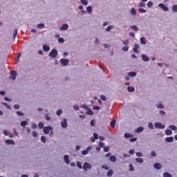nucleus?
Instances as JSON below:
<instances>
[{"instance_id": "13", "label": "nucleus", "mask_w": 177, "mask_h": 177, "mask_svg": "<svg viewBox=\"0 0 177 177\" xmlns=\"http://www.w3.org/2000/svg\"><path fill=\"white\" fill-rule=\"evenodd\" d=\"M145 128H143V127H139L136 129L135 132H136V133H140V132H143Z\"/></svg>"}, {"instance_id": "3", "label": "nucleus", "mask_w": 177, "mask_h": 177, "mask_svg": "<svg viewBox=\"0 0 177 177\" xmlns=\"http://www.w3.org/2000/svg\"><path fill=\"white\" fill-rule=\"evenodd\" d=\"M154 127L156 129H165V125L161 124L160 122H157L154 124Z\"/></svg>"}, {"instance_id": "49", "label": "nucleus", "mask_w": 177, "mask_h": 177, "mask_svg": "<svg viewBox=\"0 0 177 177\" xmlns=\"http://www.w3.org/2000/svg\"><path fill=\"white\" fill-rule=\"evenodd\" d=\"M129 171L131 172H133V171H135V168H133V165L132 164L129 165Z\"/></svg>"}, {"instance_id": "55", "label": "nucleus", "mask_w": 177, "mask_h": 177, "mask_svg": "<svg viewBox=\"0 0 177 177\" xmlns=\"http://www.w3.org/2000/svg\"><path fill=\"white\" fill-rule=\"evenodd\" d=\"M138 12H140V13H146V10L143 8H139Z\"/></svg>"}, {"instance_id": "29", "label": "nucleus", "mask_w": 177, "mask_h": 177, "mask_svg": "<svg viewBox=\"0 0 177 177\" xmlns=\"http://www.w3.org/2000/svg\"><path fill=\"white\" fill-rule=\"evenodd\" d=\"M136 162H140V164H142L143 159L142 158H136Z\"/></svg>"}, {"instance_id": "31", "label": "nucleus", "mask_w": 177, "mask_h": 177, "mask_svg": "<svg viewBox=\"0 0 177 177\" xmlns=\"http://www.w3.org/2000/svg\"><path fill=\"white\" fill-rule=\"evenodd\" d=\"M169 128L170 129H171V131H176L177 130V127H176V126H175V125H169Z\"/></svg>"}, {"instance_id": "46", "label": "nucleus", "mask_w": 177, "mask_h": 177, "mask_svg": "<svg viewBox=\"0 0 177 177\" xmlns=\"http://www.w3.org/2000/svg\"><path fill=\"white\" fill-rule=\"evenodd\" d=\"M86 114H88L89 115H93V111H91L90 108H88V111L86 112Z\"/></svg>"}, {"instance_id": "25", "label": "nucleus", "mask_w": 177, "mask_h": 177, "mask_svg": "<svg viewBox=\"0 0 177 177\" xmlns=\"http://www.w3.org/2000/svg\"><path fill=\"white\" fill-rule=\"evenodd\" d=\"M45 27L44 24H39L37 25V28H39V30H41V28H44Z\"/></svg>"}, {"instance_id": "38", "label": "nucleus", "mask_w": 177, "mask_h": 177, "mask_svg": "<svg viewBox=\"0 0 177 177\" xmlns=\"http://www.w3.org/2000/svg\"><path fill=\"white\" fill-rule=\"evenodd\" d=\"M81 3L86 6L88 5V0H80Z\"/></svg>"}, {"instance_id": "37", "label": "nucleus", "mask_w": 177, "mask_h": 177, "mask_svg": "<svg viewBox=\"0 0 177 177\" xmlns=\"http://www.w3.org/2000/svg\"><path fill=\"white\" fill-rule=\"evenodd\" d=\"M172 10H173V12H174V13H177V5L176 4V5H174L173 6H172Z\"/></svg>"}, {"instance_id": "15", "label": "nucleus", "mask_w": 177, "mask_h": 177, "mask_svg": "<svg viewBox=\"0 0 177 177\" xmlns=\"http://www.w3.org/2000/svg\"><path fill=\"white\" fill-rule=\"evenodd\" d=\"M43 50H44V52H49V50H50V47L48 46V45L44 44L43 46Z\"/></svg>"}, {"instance_id": "51", "label": "nucleus", "mask_w": 177, "mask_h": 177, "mask_svg": "<svg viewBox=\"0 0 177 177\" xmlns=\"http://www.w3.org/2000/svg\"><path fill=\"white\" fill-rule=\"evenodd\" d=\"M104 153H108V151H110V148L108 147H104Z\"/></svg>"}, {"instance_id": "30", "label": "nucleus", "mask_w": 177, "mask_h": 177, "mask_svg": "<svg viewBox=\"0 0 177 177\" xmlns=\"http://www.w3.org/2000/svg\"><path fill=\"white\" fill-rule=\"evenodd\" d=\"M129 77H136V72H129L128 73Z\"/></svg>"}, {"instance_id": "47", "label": "nucleus", "mask_w": 177, "mask_h": 177, "mask_svg": "<svg viewBox=\"0 0 177 177\" xmlns=\"http://www.w3.org/2000/svg\"><path fill=\"white\" fill-rule=\"evenodd\" d=\"M32 135L33 136V138H37L38 137V133L37 131H32Z\"/></svg>"}, {"instance_id": "48", "label": "nucleus", "mask_w": 177, "mask_h": 177, "mask_svg": "<svg viewBox=\"0 0 177 177\" xmlns=\"http://www.w3.org/2000/svg\"><path fill=\"white\" fill-rule=\"evenodd\" d=\"M41 140L43 143H46V138L44 136H42L41 137Z\"/></svg>"}, {"instance_id": "63", "label": "nucleus", "mask_w": 177, "mask_h": 177, "mask_svg": "<svg viewBox=\"0 0 177 177\" xmlns=\"http://www.w3.org/2000/svg\"><path fill=\"white\" fill-rule=\"evenodd\" d=\"M111 28H113V26H108V27L106 28V31L110 32V31H111Z\"/></svg>"}, {"instance_id": "40", "label": "nucleus", "mask_w": 177, "mask_h": 177, "mask_svg": "<svg viewBox=\"0 0 177 177\" xmlns=\"http://www.w3.org/2000/svg\"><path fill=\"white\" fill-rule=\"evenodd\" d=\"M76 164H77V166L78 167V168H79L80 169H82V165L81 162L77 161V162H76Z\"/></svg>"}, {"instance_id": "2", "label": "nucleus", "mask_w": 177, "mask_h": 177, "mask_svg": "<svg viewBox=\"0 0 177 177\" xmlns=\"http://www.w3.org/2000/svg\"><path fill=\"white\" fill-rule=\"evenodd\" d=\"M50 131H53V127H52V126H46L43 129V132L45 135H48Z\"/></svg>"}, {"instance_id": "64", "label": "nucleus", "mask_w": 177, "mask_h": 177, "mask_svg": "<svg viewBox=\"0 0 177 177\" xmlns=\"http://www.w3.org/2000/svg\"><path fill=\"white\" fill-rule=\"evenodd\" d=\"M159 113L160 114V115H165V114H167V112L160 110V111H159Z\"/></svg>"}, {"instance_id": "50", "label": "nucleus", "mask_w": 177, "mask_h": 177, "mask_svg": "<svg viewBox=\"0 0 177 177\" xmlns=\"http://www.w3.org/2000/svg\"><path fill=\"white\" fill-rule=\"evenodd\" d=\"M147 6L148 8H151L153 6V1H148L147 4Z\"/></svg>"}, {"instance_id": "56", "label": "nucleus", "mask_w": 177, "mask_h": 177, "mask_svg": "<svg viewBox=\"0 0 177 177\" xmlns=\"http://www.w3.org/2000/svg\"><path fill=\"white\" fill-rule=\"evenodd\" d=\"M17 115H19V116L24 115V113L23 112L20 111H17Z\"/></svg>"}, {"instance_id": "20", "label": "nucleus", "mask_w": 177, "mask_h": 177, "mask_svg": "<svg viewBox=\"0 0 177 177\" xmlns=\"http://www.w3.org/2000/svg\"><path fill=\"white\" fill-rule=\"evenodd\" d=\"M5 142L6 145H15V141L13 140H6Z\"/></svg>"}, {"instance_id": "60", "label": "nucleus", "mask_w": 177, "mask_h": 177, "mask_svg": "<svg viewBox=\"0 0 177 177\" xmlns=\"http://www.w3.org/2000/svg\"><path fill=\"white\" fill-rule=\"evenodd\" d=\"M91 127H95V120H91L90 122Z\"/></svg>"}, {"instance_id": "39", "label": "nucleus", "mask_w": 177, "mask_h": 177, "mask_svg": "<svg viewBox=\"0 0 177 177\" xmlns=\"http://www.w3.org/2000/svg\"><path fill=\"white\" fill-rule=\"evenodd\" d=\"M81 109H84L85 110H89V106H88V105L84 104L83 105L81 106Z\"/></svg>"}, {"instance_id": "32", "label": "nucleus", "mask_w": 177, "mask_h": 177, "mask_svg": "<svg viewBox=\"0 0 177 177\" xmlns=\"http://www.w3.org/2000/svg\"><path fill=\"white\" fill-rule=\"evenodd\" d=\"M130 13H131L133 16H136V10H135V8H131L130 10Z\"/></svg>"}, {"instance_id": "24", "label": "nucleus", "mask_w": 177, "mask_h": 177, "mask_svg": "<svg viewBox=\"0 0 177 177\" xmlns=\"http://www.w3.org/2000/svg\"><path fill=\"white\" fill-rule=\"evenodd\" d=\"M28 124V122L26 120H24V121L21 122V123H20L21 127H24H24H26Z\"/></svg>"}, {"instance_id": "6", "label": "nucleus", "mask_w": 177, "mask_h": 177, "mask_svg": "<svg viewBox=\"0 0 177 177\" xmlns=\"http://www.w3.org/2000/svg\"><path fill=\"white\" fill-rule=\"evenodd\" d=\"M91 150H92V147L91 146L87 147L86 149H84L82 151V156H86V154H88L89 151H91Z\"/></svg>"}, {"instance_id": "53", "label": "nucleus", "mask_w": 177, "mask_h": 177, "mask_svg": "<svg viewBox=\"0 0 177 177\" xmlns=\"http://www.w3.org/2000/svg\"><path fill=\"white\" fill-rule=\"evenodd\" d=\"M58 42L59 44H63V42H64V39L63 37H60L58 39Z\"/></svg>"}, {"instance_id": "57", "label": "nucleus", "mask_w": 177, "mask_h": 177, "mask_svg": "<svg viewBox=\"0 0 177 177\" xmlns=\"http://www.w3.org/2000/svg\"><path fill=\"white\" fill-rule=\"evenodd\" d=\"M3 133L5 135V136H8L10 133L8 131V130H3Z\"/></svg>"}, {"instance_id": "59", "label": "nucleus", "mask_w": 177, "mask_h": 177, "mask_svg": "<svg viewBox=\"0 0 177 177\" xmlns=\"http://www.w3.org/2000/svg\"><path fill=\"white\" fill-rule=\"evenodd\" d=\"M74 110H76V111H78L80 110V106L78 105H73Z\"/></svg>"}, {"instance_id": "45", "label": "nucleus", "mask_w": 177, "mask_h": 177, "mask_svg": "<svg viewBox=\"0 0 177 177\" xmlns=\"http://www.w3.org/2000/svg\"><path fill=\"white\" fill-rule=\"evenodd\" d=\"M17 32H18V30L17 29H15L14 32H13V38H16V37H17Z\"/></svg>"}, {"instance_id": "58", "label": "nucleus", "mask_w": 177, "mask_h": 177, "mask_svg": "<svg viewBox=\"0 0 177 177\" xmlns=\"http://www.w3.org/2000/svg\"><path fill=\"white\" fill-rule=\"evenodd\" d=\"M122 44H123V45H128L129 44V40H128V39L124 40V41H122Z\"/></svg>"}, {"instance_id": "26", "label": "nucleus", "mask_w": 177, "mask_h": 177, "mask_svg": "<svg viewBox=\"0 0 177 177\" xmlns=\"http://www.w3.org/2000/svg\"><path fill=\"white\" fill-rule=\"evenodd\" d=\"M157 109H164L165 106L164 104H162L161 102H159L156 104Z\"/></svg>"}, {"instance_id": "43", "label": "nucleus", "mask_w": 177, "mask_h": 177, "mask_svg": "<svg viewBox=\"0 0 177 177\" xmlns=\"http://www.w3.org/2000/svg\"><path fill=\"white\" fill-rule=\"evenodd\" d=\"M44 117H45L46 121H50V117L49 116V114H48V113H46V114L44 115Z\"/></svg>"}, {"instance_id": "4", "label": "nucleus", "mask_w": 177, "mask_h": 177, "mask_svg": "<svg viewBox=\"0 0 177 177\" xmlns=\"http://www.w3.org/2000/svg\"><path fill=\"white\" fill-rule=\"evenodd\" d=\"M92 169V165L88 163V162H84L83 165V169L84 171H87L88 169Z\"/></svg>"}, {"instance_id": "62", "label": "nucleus", "mask_w": 177, "mask_h": 177, "mask_svg": "<svg viewBox=\"0 0 177 177\" xmlns=\"http://www.w3.org/2000/svg\"><path fill=\"white\" fill-rule=\"evenodd\" d=\"M93 110H100V106H93Z\"/></svg>"}, {"instance_id": "54", "label": "nucleus", "mask_w": 177, "mask_h": 177, "mask_svg": "<svg viewBox=\"0 0 177 177\" xmlns=\"http://www.w3.org/2000/svg\"><path fill=\"white\" fill-rule=\"evenodd\" d=\"M99 147L102 149V147H104V142H100L98 144Z\"/></svg>"}, {"instance_id": "44", "label": "nucleus", "mask_w": 177, "mask_h": 177, "mask_svg": "<svg viewBox=\"0 0 177 177\" xmlns=\"http://www.w3.org/2000/svg\"><path fill=\"white\" fill-rule=\"evenodd\" d=\"M131 28H132L133 30V31H138L139 30L138 26H136V25L131 26Z\"/></svg>"}, {"instance_id": "34", "label": "nucleus", "mask_w": 177, "mask_h": 177, "mask_svg": "<svg viewBox=\"0 0 177 177\" xmlns=\"http://www.w3.org/2000/svg\"><path fill=\"white\" fill-rule=\"evenodd\" d=\"M124 138L126 139H129V138H132V134H131L129 133H124Z\"/></svg>"}, {"instance_id": "14", "label": "nucleus", "mask_w": 177, "mask_h": 177, "mask_svg": "<svg viewBox=\"0 0 177 177\" xmlns=\"http://www.w3.org/2000/svg\"><path fill=\"white\" fill-rule=\"evenodd\" d=\"M59 30H68V25L67 24H64L62 26V27L59 28Z\"/></svg>"}, {"instance_id": "18", "label": "nucleus", "mask_w": 177, "mask_h": 177, "mask_svg": "<svg viewBox=\"0 0 177 177\" xmlns=\"http://www.w3.org/2000/svg\"><path fill=\"white\" fill-rule=\"evenodd\" d=\"M140 41L142 45H146V38L145 37H140Z\"/></svg>"}, {"instance_id": "12", "label": "nucleus", "mask_w": 177, "mask_h": 177, "mask_svg": "<svg viewBox=\"0 0 177 177\" xmlns=\"http://www.w3.org/2000/svg\"><path fill=\"white\" fill-rule=\"evenodd\" d=\"M165 140L167 143H172L174 142V137H167Z\"/></svg>"}, {"instance_id": "23", "label": "nucleus", "mask_w": 177, "mask_h": 177, "mask_svg": "<svg viewBox=\"0 0 177 177\" xmlns=\"http://www.w3.org/2000/svg\"><path fill=\"white\" fill-rule=\"evenodd\" d=\"M165 133L167 136H171V135H172V131H171V129H166Z\"/></svg>"}, {"instance_id": "41", "label": "nucleus", "mask_w": 177, "mask_h": 177, "mask_svg": "<svg viewBox=\"0 0 177 177\" xmlns=\"http://www.w3.org/2000/svg\"><path fill=\"white\" fill-rule=\"evenodd\" d=\"M163 177H172V175H171V174H169L168 172H165L163 174Z\"/></svg>"}, {"instance_id": "27", "label": "nucleus", "mask_w": 177, "mask_h": 177, "mask_svg": "<svg viewBox=\"0 0 177 177\" xmlns=\"http://www.w3.org/2000/svg\"><path fill=\"white\" fill-rule=\"evenodd\" d=\"M128 92H135V88L133 86L127 87Z\"/></svg>"}, {"instance_id": "35", "label": "nucleus", "mask_w": 177, "mask_h": 177, "mask_svg": "<svg viewBox=\"0 0 177 177\" xmlns=\"http://www.w3.org/2000/svg\"><path fill=\"white\" fill-rule=\"evenodd\" d=\"M86 12H87V13H91L92 12V6H87Z\"/></svg>"}, {"instance_id": "9", "label": "nucleus", "mask_w": 177, "mask_h": 177, "mask_svg": "<svg viewBox=\"0 0 177 177\" xmlns=\"http://www.w3.org/2000/svg\"><path fill=\"white\" fill-rule=\"evenodd\" d=\"M139 48H140V46H139V44H135L133 48V50L135 53H138L139 54V51L138 50V49H139Z\"/></svg>"}, {"instance_id": "21", "label": "nucleus", "mask_w": 177, "mask_h": 177, "mask_svg": "<svg viewBox=\"0 0 177 177\" xmlns=\"http://www.w3.org/2000/svg\"><path fill=\"white\" fill-rule=\"evenodd\" d=\"M153 167H154L155 169H161V164L155 163Z\"/></svg>"}, {"instance_id": "28", "label": "nucleus", "mask_w": 177, "mask_h": 177, "mask_svg": "<svg viewBox=\"0 0 177 177\" xmlns=\"http://www.w3.org/2000/svg\"><path fill=\"white\" fill-rule=\"evenodd\" d=\"M113 174H114V172L113 171V169H109L106 175L107 176H113Z\"/></svg>"}, {"instance_id": "7", "label": "nucleus", "mask_w": 177, "mask_h": 177, "mask_svg": "<svg viewBox=\"0 0 177 177\" xmlns=\"http://www.w3.org/2000/svg\"><path fill=\"white\" fill-rule=\"evenodd\" d=\"M17 75V73H16V71H10V80H16V77Z\"/></svg>"}, {"instance_id": "8", "label": "nucleus", "mask_w": 177, "mask_h": 177, "mask_svg": "<svg viewBox=\"0 0 177 177\" xmlns=\"http://www.w3.org/2000/svg\"><path fill=\"white\" fill-rule=\"evenodd\" d=\"M159 8H160L161 9H162L164 10V12H168V7L167 6H165V4L164 3H160L158 5Z\"/></svg>"}, {"instance_id": "1", "label": "nucleus", "mask_w": 177, "mask_h": 177, "mask_svg": "<svg viewBox=\"0 0 177 177\" xmlns=\"http://www.w3.org/2000/svg\"><path fill=\"white\" fill-rule=\"evenodd\" d=\"M49 56L52 59H56L57 57V50L55 48H53L50 53H49Z\"/></svg>"}, {"instance_id": "17", "label": "nucleus", "mask_w": 177, "mask_h": 177, "mask_svg": "<svg viewBox=\"0 0 177 177\" xmlns=\"http://www.w3.org/2000/svg\"><path fill=\"white\" fill-rule=\"evenodd\" d=\"M64 160L66 164H70V159H68V155L64 156Z\"/></svg>"}, {"instance_id": "16", "label": "nucleus", "mask_w": 177, "mask_h": 177, "mask_svg": "<svg viewBox=\"0 0 177 177\" xmlns=\"http://www.w3.org/2000/svg\"><path fill=\"white\" fill-rule=\"evenodd\" d=\"M109 161H111V162H115V161H117V158L115 157V156H111L109 157Z\"/></svg>"}, {"instance_id": "52", "label": "nucleus", "mask_w": 177, "mask_h": 177, "mask_svg": "<svg viewBox=\"0 0 177 177\" xmlns=\"http://www.w3.org/2000/svg\"><path fill=\"white\" fill-rule=\"evenodd\" d=\"M37 127H38V126H37V124H35V123H32V125H31V128H32V129H37Z\"/></svg>"}, {"instance_id": "22", "label": "nucleus", "mask_w": 177, "mask_h": 177, "mask_svg": "<svg viewBox=\"0 0 177 177\" xmlns=\"http://www.w3.org/2000/svg\"><path fill=\"white\" fill-rule=\"evenodd\" d=\"M138 8H146V4L142 1L138 3Z\"/></svg>"}, {"instance_id": "19", "label": "nucleus", "mask_w": 177, "mask_h": 177, "mask_svg": "<svg viewBox=\"0 0 177 177\" xmlns=\"http://www.w3.org/2000/svg\"><path fill=\"white\" fill-rule=\"evenodd\" d=\"M115 122H116L115 120H112L111 121L110 126L111 127V128H115Z\"/></svg>"}, {"instance_id": "61", "label": "nucleus", "mask_w": 177, "mask_h": 177, "mask_svg": "<svg viewBox=\"0 0 177 177\" xmlns=\"http://www.w3.org/2000/svg\"><path fill=\"white\" fill-rule=\"evenodd\" d=\"M100 97H101V100H103L104 102H106V100H107L106 98V96L105 95H100Z\"/></svg>"}, {"instance_id": "33", "label": "nucleus", "mask_w": 177, "mask_h": 177, "mask_svg": "<svg viewBox=\"0 0 177 177\" xmlns=\"http://www.w3.org/2000/svg\"><path fill=\"white\" fill-rule=\"evenodd\" d=\"M38 127L39 128V129H44V128H45L44 127V122H39Z\"/></svg>"}, {"instance_id": "11", "label": "nucleus", "mask_w": 177, "mask_h": 177, "mask_svg": "<svg viewBox=\"0 0 177 177\" xmlns=\"http://www.w3.org/2000/svg\"><path fill=\"white\" fill-rule=\"evenodd\" d=\"M67 126V119L64 118L63 121L61 122V127L62 128H66Z\"/></svg>"}, {"instance_id": "36", "label": "nucleus", "mask_w": 177, "mask_h": 177, "mask_svg": "<svg viewBox=\"0 0 177 177\" xmlns=\"http://www.w3.org/2000/svg\"><path fill=\"white\" fill-rule=\"evenodd\" d=\"M122 50H123L124 52H128V50H129V46H126L122 47Z\"/></svg>"}, {"instance_id": "5", "label": "nucleus", "mask_w": 177, "mask_h": 177, "mask_svg": "<svg viewBox=\"0 0 177 177\" xmlns=\"http://www.w3.org/2000/svg\"><path fill=\"white\" fill-rule=\"evenodd\" d=\"M62 66H64V67H65L66 66H67V64H68V63H70V61L68 59H61L59 60Z\"/></svg>"}, {"instance_id": "42", "label": "nucleus", "mask_w": 177, "mask_h": 177, "mask_svg": "<svg viewBox=\"0 0 177 177\" xmlns=\"http://www.w3.org/2000/svg\"><path fill=\"white\" fill-rule=\"evenodd\" d=\"M148 128H149V129H154V126L153 125V123H152V122H149V123L148 124Z\"/></svg>"}, {"instance_id": "10", "label": "nucleus", "mask_w": 177, "mask_h": 177, "mask_svg": "<svg viewBox=\"0 0 177 177\" xmlns=\"http://www.w3.org/2000/svg\"><path fill=\"white\" fill-rule=\"evenodd\" d=\"M142 57V60L143 62H149L150 60V58H149V57H147V55H146V54H142L141 55Z\"/></svg>"}]
</instances>
